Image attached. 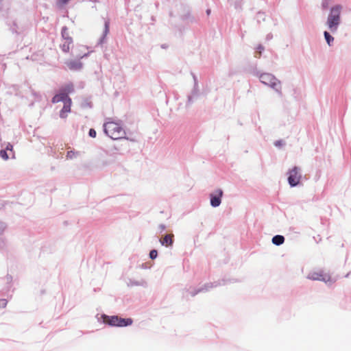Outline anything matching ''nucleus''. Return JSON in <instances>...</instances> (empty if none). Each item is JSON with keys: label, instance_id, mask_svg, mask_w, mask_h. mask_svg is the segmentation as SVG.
<instances>
[{"label": "nucleus", "instance_id": "nucleus-1", "mask_svg": "<svg viewBox=\"0 0 351 351\" xmlns=\"http://www.w3.org/2000/svg\"><path fill=\"white\" fill-rule=\"evenodd\" d=\"M104 124L105 134L112 139L117 140L124 137L125 132L119 123L110 121L108 119Z\"/></svg>", "mask_w": 351, "mask_h": 351}, {"label": "nucleus", "instance_id": "nucleus-2", "mask_svg": "<svg viewBox=\"0 0 351 351\" xmlns=\"http://www.w3.org/2000/svg\"><path fill=\"white\" fill-rule=\"evenodd\" d=\"M342 7L340 5L332 6L327 18L326 25L332 33L337 31L341 23V12Z\"/></svg>", "mask_w": 351, "mask_h": 351}, {"label": "nucleus", "instance_id": "nucleus-3", "mask_svg": "<svg viewBox=\"0 0 351 351\" xmlns=\"http://www.w3.org/2000/svg\"><path fill=\"white\" fill-rule=\"evenodd\" d=\"M258 77L261 83L274 90L278 96L282 97L281 82L278 80L273 74L269 73H263L260 74Z\"/></svg>", "mask_w": 351, "mask_h": 351}, {"label": "nucleus", "instance_id": "nucleus-4", "mask_svg": "<svg viewBox=\"0 0 351 351\" xmlns=\"http://www.w3.org/2000/svg\"><path fill=\"white\" fill-rule=\"evenodd\" d=\"M288 183L291 187H295L300 184L302 178L301 169L295 166L288 171Z\"/></svg>", "mask_w": 351, "mask_h": 351}, {"label": "nucleus", "instance_id": "nucleus-5", "mask_svg": "<svg viewBox=\"0 0 351 351\" xmlns=\"http://www.w3.org/2000/svg\"><path fill=\"white\" fill-rule=\"evenodd\" d=\"M307 278L310 280L324 281L326 283H332L334 282L328 274L322 271L310 272Z\"/></svg>", "mask_w": 351, "mask_h": 351}, {"label": "nucleus", "instance_id": "nucleus-6", "mask_svg": "<svg viewBox=\"0 0 351 351\" xmlns=\"http://www.w3.org/2000/svg\"><path fill=\"white\" fill-rule=\"evenodd\" d=\"M223 192L222 189H217L210 194V203L212 207L216 208L220 206Z\"/></svg>", "mask_w": 351, "mask_h": 351}, {"label": "nucleus", "instance_id": "nucleus-7", "mask_svg": "<svg viewBox=\"0 0 351 351\" xmlns=\"http://www.w3.org/2000/svg\"><path fill=\"white\" fill-rule=\"evenodd\" d=\"M220 283H207L206 285H204L203 287H202L201 288L194 291H189V293L191 296H195L196 294H197L198 293H200V292H204V291H208L210 288H213V287H217L218 285H219Z\"/></svg>", "mask_w": 351, "mask_h": 351}, {"label": "nucleus", "instance_id": "nucleus-8", "mask_svg": "<svg viewBox=\"0 0 351 351\" xmlns=\"http://www.w3.org/2000/svg\"><path fill=\"white\" fill-rule=\"evenodd\" d=\"M64 103L63 108L60 112V117L62 119L66 117V113L69 112L71 111V99L68 98L67 100Z\"/></svg>", "mask_w": 351, "mask_h": 351}, {"label": "nucleus", "instance_id": "nucleus-9", "mask_svg": "<svg viewBox=\"0 0 351 351\" xmlns=\"http://www.w3.org/2000/svg\"><path fill=\"white\" fill-rule=\"evenodd\" d=\"M67 66L71 71H80L83 67V64L78 60H70L66 63Z\"/></svg>", "mask_w": 351, "mask_h": 351}, {"label": "nucleus", "instance_id": "nucleus-10", "mask_svg": "<svg viewBox=\"0 0 351 351\" xmlns=\"http://www.w3.org/2000/svg\"><path fill=\"white\" fill-rule=\"evenodd\" d=\"M104 322L107 323L108 325L112 326H117L119 318L117 315L108 316L106 315H103Z\"/></svg>", "mask_w": 351, "mask_h": 351}, {"label": "nucleus", "instance_id": "nucleus-11", "mask_svg": "<svg viewBox=\"0 0 351 351\" xmlns=\"http://www.w3.org/2000/svg\"><path fill=\"white\" fill-rule=\"evenodd\" d=\"M68 98H70L69 95H66V94H64L63 92L60 90L59 93L55 95L53 97V98L51 99V102L53 104H56L60 101L64 102L67 100Z\"/></svg>", "mask_w": 351, "mask_h": 351}, {"label": "nucleus", "instance_id": "nucleus-12", "mask_svg": "<svg viewBox=\"0 0 351 351\" xmlns=\"http://www.w3.org/2000/svg\"><path fill=\"white\" fill-rule=\"evenodd\" d=\"M110 31V21L108 19L106 20L104 22V29L103 32V34L99 40V44L101 45L106 42V37L109 33Z\"/></svg>", "mask_w": 351, "mask_h": 351}, {"label": "nucleus", "instance_id": "nucleus-13", "mask_svg": "<svg viewBox=\"0 0 351 351\" xmlns=\"http://www.w3.org/2000/svg\"><path fill=\"white\" fill-rule=\"evenodd\" d=\"M162 245L172 246L173 243V234H166L162 239L160 240Z\"/></svg>", "mask_w": 351, "mask_h": 351}, {"label": "nucleus", "instance_id": "nucleus-14", "mask_svg": "<svg viewBox=\"0 0 351 351\" xmlns=\"http://www.w3.org/2000/svg\"><path fill=\"white\" fill-rule=\"evenodd\" d=\"M60 90L63 92L66 95H69V93H72L74 92V86L73 83L69 82L62 86Z\"/></svg>", "mask_w": 351, "mask_h": 351}, {"label": "nucleus", "instance_id": "nucleus-15", "mask_svg": "<svg viewBox=\"0 0 351 351\" xmlns=\"http://www.w3.org/2000/svg\"><path fill=\"white\" fill-rule=\"evenodd\" d=\"M133 321L131 318H119V322H117V326L119 327H123V326H128L132 324Z\"/></svg>", "mask_w": 351, "mask_h": 351}, {"label": "nucleus", "instance_id": "nucleus-16", "mask_svg": "<svg viewBox=\"0 0 351 351\" xmlns=\"http://www.w3.org/2000/svg\"><path fill=\"white\" fill-rule=\"evenodd\" d=\"M73 44V39L69 38V40H64V43L60 45V48L64 52H69L70 46Z\"/></svg>", "mask_w": 351, "mask_h": 351}, {"label": "nucleus", "instance_id": "nucleus-17", "mask_svg": "<svg viewBox=\"0 0 351 351\" xmlns=\"http://www.w3.org/2000/svg\"><path fill=\"white\" fill-rule=\"evenodd\" d=\"M285 242V237L282 235H275L272 238V243L276 245H280Z\"/></svg>", "mask_w": 351, "mask_h": 351}, {"label": "nucleus", "instance_id": "nucleus-18", "mask_svg": "<svg viewBox=\"0 0 351 351\" xmlns=\"http://www.w3.org/2000/svg\"><path fill=\"white\" fill-rule=\"evenodd\" d=\"M199 93V88L197 86H193L191 95L188 96V101H187V105H190L193 102V97H197Z\"/></svg>", "mask_w": 351, "mask_h": 351}, {"label": "nucleus", "instance_id": "nucleus-19", "mask_svg": "<svg viewBox=\"0 0 351 351\" xmlns=\"http://www.w3.org/2000/svg\"><path fill=\"white\" fill-rule=\"evenodd\" d=\"M324 38L329 46H332L334 42V38L330 35L329 32L325 31L324 32Z\"/></svg>", "mask_w": 351, "mask_h": 351}, {"label": "nucleus", "instance_id": "nucleus-20", "mask_svg": "<svg viewBox=\"0 0 351 351\" xmlns=\"http://www.w3.org/2000/svg\"><path fill=\"white\" fill-rule=\"evenodd\" d=\"M61 35L63 40H69V38H72L69 36L68 28L66 26L62 27L61 30Z\"/></svg>", "mask_w": 351, "mask_h": 351}, {"label": "nucleus", "instance_id": "nucleus-21", "mask_svg": "<svg viewBox=\"0 0 351 351\" xmlns=\"http://www.w3.org/2000/svg\"><path fill=\"white\" fill-rule=\"evenodd\" d=\"M8 25L10 27V30L13 34H18V25L16 21H12L10 23H8Z\"/></svg>", "mask_w": 351, "mask_h": 351}, {"label": "nucleus", "instance_id": "nucleus-22", "mask_svg": "<svg viewBox=\"0 0 351 351\" xmlns=\"http://www.w3.org/2000/svg\"><path fill=\"white\" fill-rule=\"evenodd\" d=\"M79 155V152H75L74 151H69L66 153V158L67 159H73L75 157H77Z\"/></svg>", "mask_w": 351, "mask_h": 351}, {"label": "nucleus", "instance_id": "nucleus-23", "mask_svg": "<svg viewBox=\"0 0 351 351\" xmlns=\"http://www.w3.org/2000/svg\"><path fill=\"white\" fill-rule=\"evenodd\" d=\"M130 285L134 286H146L147 282L143 280L141 281H131Z\"/></svg>", "mask_w": 351, "mask_h": 351}, {"label": "nucleus", "instance_id": "nucleus-24", "mask_svg": "<svg viewBox=\"0 0 351 351\" xmlns=\"http://www.w3.org/2000/svg\"><path fill=\"white\" fill-rule=\"evenodd\" d=\"M0 156L5 160L9 158L7 151L5 149H1L0 151Z\"/></svg>", "mask_w": 351, "mask_h": 351}, {"label": "nucleus", "instance_id": "nucleus-25", "mask_svg": "<svg viewBox=\"0 0 351 351\" xmlns=\"http://www.w3.org/2000/svg\"><path fill=\"white\" fill-rule=\"evenodd\" d=\"M158 256V252L156 250H152L149 252V258L152 260L155 259Z\"/></svg>", "mask_w": 351, "mask_h": 351}, {"label": "nucleus", "instance_id": "nucleus-26", "mask_svg": "<svg viewBox=\"0 0 351 351\" xmlns=\"http://www.w3.org/2000/svg\"><path fill=\"white\" fill-rule=\"evenodd\" d=\"M8 304V300L6 299H0V308H4Z\"/></svg>", "mask_w": 351, "mask_h": 351}, {"label": "nucleus", "instance_id": "nucleus-27", "mask_svg": "<svg viewBox=\"0 0 351 351\" xmlns=\"http://www.w3.org/2000/svg\"><path fill=\"white\" fill-rule=\"evenodd\" d=\"M6 224L4 222L0 221V235L3 233V232L6 229Z\"/></svg>", "mask_w": 351, "mask_h": 351}, {"label": "nucleus", "instance_id": "nucleus-28", "mask_svg": "<svg viewBox=\"0 0 351 351\" xmlns=\"http://www.w3.org/2000/svg\"><path fill=\"white\" fill-rule=\"evenodd\" d=\"M241 3L242 0H235L234 8L237 10H240L241 8Z\"/></svg>", "mask_w": 351, "mask_h": 351}, {"label": "nucleus", "instance_id": "nucleus-29", "mask_svg": "<svg viewBox=\"0 0 351 351\" xmlns=\"http://www.w3.org/2000/svg\"><path fill=\"white\" fill-rule=\"evenodd\" d=\"M96 134H97L96 131L94 129L91 128L89 130L88 135L90 137L95 138L96 136Z\"/></svg>", "mask_w": 351, "mask_h": 351}, {"label": "nucleus", "instance_id": "nucleus-30", "mask_svg": "<svg viewBox=\"0 0 351 351\" xmlns=\"http://www.w3.org/2000/svg\"><path fill=\"white\" fill-rule=\"evenodd\" d=\"M5 149L6 151H11V152H12V149H13V145H12L11 143H8L7 144V145H6V147H5Z\"/></svg>", "mask_w": 351, "mask_h": 351}, {"label": "nucleus", "instance_id": "nucleus-31", "mask_svg": "<svg viewBox=\"0 0 351 351\" xmlns=\"http://www.w3.org/2000/svg\"><path fill=\"white\" fill-rule=\"evenodd\" d=\"M192 75H193V78L194 80V85H195V86H198L197 78L195 74L192 73Z\"/></svg>", "mask_w": 351, "mask_h": 351}, {"label": "nucleus", "instance_id": "nucleus-32", "mask_svg": "<svg viewBox=\"0 0 351 351\" xmlns=\"http://www.w3.org/2000/svg\"><path fill=\"white\" fill-rule=\"evenodd\" d=\"M256 49L258 51L260 55L261 54L262 51L264 50V47L262 45H259Z\"/></svg>", "mask_w": 351, "mask_h": 351}, {"label": "nucleus", "instance_id": "nucleus-33", "mask_svg": "<svg viewBox=\"0 0 351 351\" xmlns=\"http://www.w3.org/2000/svg\"><path fill=\"white\" fill-rule=\"evenodd\" d=\"M70 0H58V3L60 5L66 4Z\"/></svg>", "mask_w": 351, "mask_h": 351}, {"label": "nucleus", "instance_id": "nucleus-34", "mask_svg": "<svg viewBox=\"0 0 351 351\" xmlns=\"http://www.w3.org/2000/svg\"><path fill=\"white\" fill-rule=\"evenodd\" d=\"M5 243L3 239H0V249L5 246Z\"/></svg>", "mask_w": 351, "mask_h": 351}, {"label": "nucleus", "instance_id": "nucleus-35", "mask_svg": "<svg viewBox=\"0 0 351 351\" xmlns=\"http://www.w3.org/2000/svg\"><path fill=\"white\" fill-rule=\"evenodd\" d=\"M282 144V141H277L274 143V145L278 147V146H280Z\"/></svg>", "mask_w": 351, "mask_h": 351}, {"label": "nucleus", "instance_id": "nucleus-36", "mask_svg": "<svg viewBox=\"0 0 351 351\" xmlns=\"http://www.w3.org/2000/svg\"><path fill=\"white\" fill-rule=\"evenodd\" d=\"M159 228H160V231L162 232V231H164L166 229V226L164 224H160L159 226Z\"/></svg>", "mask_w": 351, "mask_h": 351}, {"label": "nucleus", "instance_id": "nucleus-37", "mask_svg": "<svg viewBox=\"0 0 351 351\" xmlns=\"http://www.w3.org/2000/svg\"><path fill=\"white\" fill-rule=\"evenodd\" d=\"M272 37H273V36H272V34H268L267 35V37H266V38H267V40H270V39H271V38H272Z\"/></svg>", "mask_w": 351, "mask_h": 351}, {"label": "nucleus", "instance_id": "nucleus-38", "mask_svg": "<svg viewBox=\"0 0 351 351\" xmlns=\"http://www.w3.org/2000/svg\"><path fill=\"white\" fill-rule=\"evenodd\" d=\"M3 5L2 0H0V10H1L3 9Z\"/></svg>", "mask_w": 351, "mask_h": 351}, {"label": "nucleus", "instance_id": "nucleus-39", "mask_svg": "<svg viewBox=\"0 0 351 351\" xmlns=\"http://www.w3.org/2000/svg\"><path fill=\"white\" fill-rule=\"evenodd\" d=\"M88 54H89V53H85L84 55L80 56V58H83L87 57L88 56Z\"/></svg>", "mask_w": 351, "mask_h": 351}, {"label": "nucleus", "instance_id": "nucleus-40", "mask_svg": "<svg viewBox=\"0 0 351 351\" xmlns=\"http://www.w3.org/2000/svg\"><path fill=\"white\" fill-rule=\"evenodd\" d=\"M210 10H206V14H207L208 15H209V14H210Z\"/></svg>", "mask_w": 351, "mask_h": 351}]
</instances>
